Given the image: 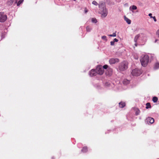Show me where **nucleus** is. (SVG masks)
I'll return each instance as SVG.
<instances>
[{
  "label": "nucleus",
  "instance_id": "1a4fd4ad",
  "mask_svg": "<svg viewBox=\"0 0 159 159\" xmlns=\"http://www.w3.org/2000/svg\"><path fill=\"white\" fill-rule=\"evenodd\" d=\"M97 74L96 71H95V70L92 69L89 72V74L90 76H95Z\"/></svg>",
  "mask_w": 159,
  "mask_h": 159
},
{
  "label": "nucleus",
  "instance_id": "7ed1b4c3",
  "mask_svg": "<svg viewBox=\"0 0 159 159\" xmlns=\"http://www.w3.org/2000/svg\"><path fill=\"white\" fill-rule=\"evenodd\" d=\"M128 67L127 62L123 61L122 62L119 66V69L121 71H123L126 70Z\"/></svg>",
  "mask_w": 159,
  "mask_h": 159
},
{
  "label": "nucleus",
  "instance_id": "a878e982",
  "mask_svg": "<svg viewBox=\"0 0 159 159\" xmlns=\"http://www.w3.org/2000/svg\"><path fill=\"white\" fill-rule=\"evenodd\" d=\"M102 39H103V40H104L105 41H106L107 40V37L105 36H102Z\"/></svg>",
  "mask_w": 159,
  "mask_h": 159
},
{
  "label": "nucleus",
  "instance_id": "2eb2a0df",
  "mask_svg": "<svg viewBox=\"0 0 159 159\" xmlns=\"http://www.w3.org/2000/svg\"><path fill=\"white\" fill-rule=\"evenodd\" d=\"M129 81L127 79H125L123 81V83L124 84L126 85L129 84Z\"/></svg>",
  "mask_w": 159,
  "mask_h": 159
},
{
  "label": "nucleus",
  "instance_id": "423d86ee",
  "mask_svg": "<svg viewBox=\"0 0 159 159\" xmlns=\"http://www.w3.org/2000/svg\"><path fill=\"white\" fill-rule=\"evenodd\" d=\"M7 15L3 12H0V22H3L7 19Z\"/></svg>",
  "mask_w": 159,
  "mask_h": 159
},
{
  "label": "nucleus",
  "instance_id": "dca6fc26",
  "mask_svg": "<svg viewBox=\"0 0 159 159\" xmlns=\"http://www.w3.org/2000/svg\"><path fill=\"white\" fill-rule=\"evenodd\" d=\"M159 68V63H156L155 64L154 67V69H157Z\"/></svg>",
  "mask_w": 159,
  "mask_h": 159
},
{
  "label": "nucleus",
  "instance_id": "4c0bfd02",
  "mask_svg": "<svg viewBox=\"0 0 159 159\" xmlns=\"http://www.w3.org/2000/svg\"><path fill=\"white\" fill-rule=\"evenodd\" d=\"M157 40H158L157 39L155 40V43H156L157 42Z\"/></svg>",
  "mask_w": 159,
  "mask_h": 159
},
{
  "label": "nucleus",
  "instance_id": "4be33fe9",
  "mask_svg": "<svg viewBox=\"0 0 159 159\" xmlns=\"http://www.w3.org/2000/svg\"><path fill=\"white\" fill-rule=\"evenodd\" d=\"M108 70L109 72V75H111V74H112V69H111V68H108Z\"/></svg>",
  "mask_w": 159,
  "mask_h": 159
},
{
  "label": "nucleus",
  "instance_id": "f8f14e48",
  "mask_svg": "<svg viewBox=\"0 0 159 159\" xmlns=\"http://www.w3.org/2000/svg\"><path fill=\"white\" fill-rule=\"evenodd\" d=\"M125 20L128 24H130L131 23V20L125 16H124Z\"/></svg>",
  "mask_w": 159,
  "mask_h": 159
},
{
  "label": "nucleus",
  "instance_id": "393cba45",
  "mask_svg": "<svg viewBox=\"0 0 159 159\" xmlns=\"http://www.w3.org/2000/svg\"><path fill=\"white\" fill-rule=\"evenodd\" d=\"M92 4L96 6L98 5V3L95 1H93Z\"/></svg>",
  "mask_w": 159,
  "mask_h": 159
},
{
  "label": "nucleus",
  "instance_id": "7c9ffc66",
  "mask_svg": "<svg viewBox=\"0 0 159 159\" xmlns=\"http://www.w3.org/2000/svg\"><path fill=\"white\" fill-rule=\"evenodd\" d=\"M152 18L154 20L155 22H156L157 21V20H156L155 16H153Z\"/></svg>",
  "mask_w": 159,
  "mask_h": 159
},
{
  "label": "nucleus",
  "instance_id": "c9c22d12",
  "mask_svg": "<svg viewBox=\"0 0 159 159\" xmlns=\"http://www.w3.org/2000/svg\"><path fill=\"white\" fill-rule=\"evenodd\" d=\"M88 11L86 10H85V13H87V12Z\"/></svg>",
  "mask_w": 159,
  "mask_h": 159
},
{
  "label": "nucleus",
  "instance_id": "e433bc0d",
  "mask_svg": "<svg viewBox=\"0 0 159 159\" xmlns=\"http://www.w3.org/2000/svg\"><path fill=\"white\" fill-rule=\"evenodd\" d=\"M135 45L136 46H137V43H135Z\"/></svg>",
  "mask_w": 159,
  "mask_h": 159
},
{
  "label": "nucleus",
  "instance_id": "0eeeda50",
  "mask_svg": "<svg viewBox=\"0 0 159 159\" xmlns=\"http://www.w3.org/2000/svg\"><path fill=\"white\" fill-rule=\"evenodd\" d=\"M139 35L140 40L144 42H146L147 40V37L146 35L142 33L140 34Z\"/></svg>",
  "mask_w": 159,
  "mask_h": 159
},
{
  "label": "nucleus",
  "instance_id": "6ab92c4d",
  "mask_svg": "<svg viewBox=\"0 0 159 159\" xmlns=\"http://www.w3.org/2000/svg\"><path fill=\"white\" fill-rule=\"evenodd\" d=\"M146 109H148L149 108L151 107V106L150 105V104L149 102H148L146 104Z\"/></svg>",
  "mask_w": 159,
  "mask_h": 159
},
{
  "label": "nucleus",
  "instance_id": "ddd939ff",
  "mask_svg": "<svg viewBox=\"0 0 159 159\" xmlns=\"http://www.w3.org/2000/svg\"><path fill=\"white\" fill-rule=\"evenodd\" d=\"M140 35L139 34L137 35L134 37V40L135 43H137V41L138 39L140 40L139 39Z\"/></svg>",
  "mask_w": 159,
  "mask_h": 159
},
{
  "label": "nucleus",
  "instance_id": "9b49d317",
  "mask_svg": "<svg viewBox=\"0 0 159 159\" xmlns=\"http://www.w3.org/2000/svg\"><path fill=\"white\" fill-rule=\"evenodd\" d=\"M146 120L148 122L151 124L153 123L154 121V119L150 117H148L146 119Z\"/></svg>",
  "mask_w": 159,
  "mask_h": 159
},
{
  "label": "nucleus",
  "instance_id": "c756f323",
  "mask_svg": "<svg viewBox=\"0 0 159 159\" xmlns=\"http://www.w3.org/2000/svg\"><path fill=\"white\" fill-rule=\"evenodd\" d=\"M115 42L113 41H112L111 42V45L112 46L114 45Z\"/></svg>",
  "mask_w": 159,
  "mask_h": 159
},
{
  "label": "nucleus",
  "instance_id": "72a5a7b5",
  "mask_svg": "<svg viewBox=\"0 0 159 159\" xmlns=\"http://www.w3.org/2000/svg\"><path fill=\"white\" fill-rule=\"evenodd\" d=\"M139 111H136V115H138L139 113Z\"/></svg>",
  "mask_w": 159,
  "mask_h": 159
},
{
  "label": "nucleus",
  "instance_id": "f704fd0d",
  "mask_svg": "<svg viewBox=\"0 0 159 159\" xmlns=\"http://www.w3.org/2000/svg\"><path fill=\"white\" fill-rule=\"evenodd\" d=\"M106 85L108 86L109 85V84L108 82H107L106 83Z\"/></svg>",
  "mask_w": 159,
  "mask_h": 159
},
{
  "label": "nucleus",
  "instance_id": "b1692460",
  "mask_svg": "<svg viewBox=\"0 0 159 159\" xmlns=\"http://www.w3.org/2000/svg\"><path fill=\"white\" fill-rule=\"evenodd\" d=\"M108 35L110 37H116V33H114L112 34H109Z\"/></svg>",
  "mask_w": 159,
  "mask_h": 159
},
{
  "label": "nucleus",
  "instance_id": "f3484780",
  "mask_svg": "<svg viewBox=\"0 0 159 159\" xmlns=\"http://www.w3.org/2000/svg\"><path fill=\"white\" fill-rule=\"evenodd\" d=\"M87 148L86 147H84L81 150L82 152H85L87 151Z\"/></svg>",
  "mask_w": 159,
  "mask_h": 159
},
{
  "label": "nucleus",
  "instance_id": "412c9836",
  "mask_svg": "<svg viewBox=\"0 0 159 159\" xmlns=\"http://www.w3.org/2000/svg\"><path fill=\"white\" fill-rule=\"evenodd\" d=\"M92 21L93 23H96L97 21L96 18H93L92 19Z\"/></svg>",
  "mask_w": 159,
  "mask_h": 159
},
{
  "label": "nucleus",
  "instance_id": "9d476101",
  "mask_svg": "<svg viewBox=\"0 0 159 159\" xmlns=\"http://www.w3.org/2000/svg\"><path fill=\"white\" fill-rule=\"evenodd\" d=\"M137 9V7L134 5L131 6L129 8V10L131 11L133 13H134V10H136Z\"/></svg>",
  "mask_w": 159,
  "mask_h": 159
},
{
  "label": "nucleus",
  "instance_id": "20e7f679",
  "mask_svg": "<svg viewBox=\"0 0 159 159\" xmlns=\"http://www.w3.org/2000/svg\"><path fill=\"white\" fill-rule=\"evenodd\" d=\"M142 73L141 70L137 68L135 69L132 70L131 74L133 76H139Z\"/></svg>",
  "mask_w": 159,
  "mask_h": 159
},
{
  "label": "nucleus",
  "instance_id": "f257e3e1",
  "mask_svg": "<svg viewBox=\"0 0 159 159\" xmlns=\"http://www.w3.org/2000/svg\"><path fill=\"white\" fill-rule=\"evenodd\" d=\"M149 61V57L147 55H144L140 59L141 64L144 67H146L147 66Z\"/></svg>",
  "mask_w": 159,
  "mask_h": 159
},
{
  "label": "nucleus",
  "instance_id": "6e6552de",
  "mask_svg": "<svg viewBox=\"0 0 159 159\" xmlns=\"http://www.w3.org/2000/svg\"><path fill=\"white\" fill-rule=\"evenodd\" d=\"M109 63L110 64H114L116 62H117L119 61V60L118 58H111L110 59L109 61Z\"/></svg>",
  "mask_w": 159,
  "mask_h": 159
},
{
  "label": "nucleus",
  "instance_id": "cd10ccee",
  "mask_svg": "<svg viewBox=\"0 0 159 159\" xmlns=\"http://www.w3.org/2000/svg\"><path fill=\"white\" fill-rule=\"evenodd\" d=\"M156 34V35H157L158 37L159 38V29L157 31Z\"/></svg>",
  "mask_w": 159,
  "mask_h": 159
},
{
  "label": "nucleus",
  "instance_id": "bb28decb",
  "mask_svg": "<svg viewBox=\"0 0 159 159\" xmlns=\"http://www.w3.org/2000/svg\"><path fill=\"white\" fill-rule=\"evenodd\" d=\"M108 67V66L107 65H105L103 66V68L104 69H107Z\"/></svg>",
  "mask_w": 159,
  "mask_h": 159
},
{
  "label": "nucleus",
  "instance_id": "aec40b11",
  "mask_svg": "<svg viewBox=\"0 0 159 159\" xmlns=\"http://www.w3.org/2000/svg\"><path fill=\"white\" fill-rule=\"evenodd\" d=\"M24 1V0H20L17 2V6H19L20 4L22 3Z\"/></svg>",
  "mask_w": 159,
  "mask_h": 159
},
{
  "label": "nucleus",
  "instance_id": "39448f33",
  "mask_svg": "<svg viewBox=\"0 0 159 159\" xmlns=\"http://www.w3.org/2000/svg\"><path fill=\"white\" fill-rule=\"evenodd\" d=\"M96 71L97 72V74L99 75H102L104 72V70L102 66H98L96 69Z\"/></svg>",
  "mask_w": 159,
  "mask_h": 159
},
{
  "label": "nucleus",
  "instance_id": "4468645a",
  "mask_svg": "<svg viewBox=\"0 0 159 159\" xmlns=\"http://www.w3.org/2000/svg\"><path fill=\"white\" fill-rule=\"evenodd\" d=\"M125 102H120L119 103V107L120 108H123L125 106Z\"/></svg>",
  "mask_w": 159,
  "mask_h": 159
},
{
  "label": "nucleus",
  "instance_id": "c85d7f7f",
  "mask_svg": "<svg viewBox=\"0 0 159 159\" xmlns=\"http://www.w3.org/2000/svg\"><path fill=\"white\" fill-rule=\"evenodd\" d=\"M14 0H9V2H10L11 4H12Z\"/></svg>",
  "mask_w": 159,
  "mask_h": 159
},
{
  "label": "nucleus",
  "instance_id": "473e14b6",
  "mask_svg": "<svg viewBox=\"0 0 159 159\" xmlns=\"http://www.w3.org/2000/svg\"><path fill=\"white\" fill-rule=\"evenodd\" d=\"M149 16L151 18H152L153 16H152V14L151 13H149L148 14Z\"/></svg>",
  "mask_w": 159,
  "mask_h": 159
},
{
  "label": "nucleus",
  "instance_id": "f03ea898",
  "mask_svg": "<svg viewBox=\"0 0 159 159\" xmlns=\"http://www.w3.org/2000/svg\"><path fill=\"white\" fill-rule=\"evenodd\" d=\"M100 11L99 13L101 14V17L102 18H104L107 16L108 12L107 9L105 6H104L102 8H100Z\"/></svg>",
  "mask_w": 159,
  "mask_h": 159
},
{
  "label": "nucleus",
  "instance_id": "a211bd4d",
  "mask_svg": "<svg viewBox=\"0 0 159 159\" xmlns=\"http://www.w3.org/2000/svg\"><path fill=\"white\" fill-rule=\"evenodd\" d=\"M158 100V98L157 97H153L152 98V101L154 102H157Z\"/></svg>",
  "mask_w": 159,
  "mask_h": 159
},
{
  "label": "nucleus",
  "instance_id": "5701e85b",
  "mask_svg": "<svg viewBox=\"0 0 159 159\" xmlns=\"http://www.w3.org/2000/svg\"><path fill=\"white\" fill-rule=\"evenodd\" d=\"M86 30L87 31L90 32L91 30V28L89 26H87L86 28Z\"/></svg>",
  "mask_w": 159,
  "mask_h": 159
},
{
  "label": "nucleus",
  "instance_id": "2f4dec72",
  "mask_svg": "<svg viewBox=\"0 0 159 159\" xmlns=\"http://www.w3.org/2000/svg\"><path fill=\"white\" fill-rule=\"evenodd\" d=\"M114 42H117L118 41V39H116V38H115L114 39L113 41Z\"/></svg>",
  "mask_w": 159,
  "mask_h": 159
}]
</instances>
